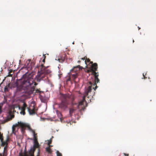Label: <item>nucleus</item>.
<instances>
[{
  "label": "nucleus",
  "mask_w": 156,
  "mask_h": 156,
  "mask_svg": "<svg viewBox=\"0 0 156 156\" xmlns=\"http://www.w3.org/2000/svg\"><path fill=\"white\" fill-rule=\"evenodd\" d=\"M36 92L37 93H38V92H39L40 94L41 93V91H40L39 90H36Z\"/></svg>",
  "instance_id": "4be33fe9"
},
{
  "label": "nucleus",
  "mask_w": 156,
  "mask_h": 156,
  "mask_svg": "<svg viewBox=\"0 0 156 156\" xmlns=\"http://www.w3.org/2000/svg\"><path fill=\"white\" fill-rule=\"evenodd\" d=\"M3 138H1V141L2 142V145L4 146L5 145H7V141L3 142Z\"/></svg>",
  "instance_id": "dca6fc26"
},
{
  "label": "nucleus",
  "mask_w": 156,
  "mask_h": 156,
  "mask_svg": "<svg viewBox=\"0 0 156 156\" xmlns=\"http://www.w3.org/2000/svg\"><path fill=\"white\" fill-rule=\"evenodd\" d=\"M125 156H128V154H124Z\"/></svg>",
  "instance_id": "cd10ccee"
},
{
  "label": "nucleus",
  "mask_w": 156,
  "mask_h": 156,
  "mask_svg": "<svg viewBox=\"0 0 156 156\" xmlns=\"http://www.w3.org/2000/svg\"><path fill=\"white\" fill-rule=\"evenodd\" d=\"M31 61V59H28L26 63L25 64V67L28 70L32 69V67L30 65Z\"/></svg>",
  "instance_id": "9b49d317"
},
{
  "label": "nucleus",
  "mask_w": 156,
  "mask_h": 156,
  "mask_svg": "<svg viewBox=\"0 0 156 156\" xmlns=\"http://www.w3.org/2000/svg\"><path fill=\"white\" fill-rule=\"evenodd\" d=\"M75 110V109L73 108H70L69 112L70 116H71L73 115V113Z\"/></svg>",
  "instance_id": "ddd939ff"
},
{
  "label": "nucleus",
  "mask_w": 156,
  "mask_h": 156,
  "mask_svg": "<svg viewBox=\"0 0 156 156\" xmlns=\"http://www.w3.org/2000/svg\"><path fill=\"white\" fill-rule=\"evenodd\" d=\"M52 140H48V145H49L51 143Z\"/></svg>",
  "instance_id": "412c9836"
},
{
  "label": "nucleus",
  "mask_w": 156,
  "mask_h": 156,
  "mask_svg": "<svg viewBox=\"0 0 156 156\" xmlns=\"http://www.w3.org/2000/svg\"><path fill=\"white\" fill-rule=\"evenodd\" d=\"M33 75L32 73H27L23 75L20 79L17 80V83L18 85L20 83L22 88L24 91L23 95L27 98H29V96L32 94L34 90V86L36 85L37 83L34 81L33 79Z\"/></svg>",
  "instance_id": "f257e3e1"
},
{
  "label": "nucleus",
  "mask_w": 156,
  "mask_h": 156,
  "mask_svg": "<svg viewBox=\"0 0 156 156\" xmlns=\"http://www.w3.org/2000/svg\"><path fill=\"white\" fill-rule=\"evenodd\" d=\"M90 62V63L92 64V65L93 64V62H90V60L89 58L87 59V57H86L85 60V64H87V62Z\"/></svg>",
  "instance_id": "4468645a"
},
{
  "label": "nucleus",
  "mask_w": 156,
  "mask_h": 156,
  "mask_svg": "<svg viewBox=\"0 0 156 156\" xmlns=\"http://www.w3.org/2000/svg\"><path fill=\"white\" fill-rule=\"evenodd\" d=\"M8 76H11V75H10V74H9V75H8Z\"/></svg>",
  "instance_id": "c756f323"
},
{
  "label": "nucleus",
  "mask_w": 156,
  "mask_h": 156,
  "mask_svg": "<svg viewBox=\"0 0 156 156\" xmlns=\"http://www.w3.org/2000/svg\"><path fill=\"white\" fill-rule=\"evenodd\" d=\"M52 146L51 145L49 144V146L48 147H52Z\"/></svg>",
  "instance_id": "c85d7f7f"
},
{
  "label": "nucleus",
  "mask_w": 156,
  "mask_h": 156,
  "mask_svg": "<svg viewBox=\"0 0 156 156\" xmlns=\"http://www.w3.org/2000/svg\"><path fill=\"white\" fill-rule=\"evenodd\" d=\"M27 109L30 115H34L36 113L35 111V108L34 106L27 107Z\"/></svg>",
  "instance_id": "1a4fd4ad"
},
{
  "label": "nucleus",
  "mask_w": 156,
  "mask_h": 156,
  "mask_svg": "<svg viewBox=\"0 0 156 156\" xmlns=\"http://www.w3.org/2000/svg\"><path fill=\"white\" fill-rule=\"evenodd\" d=\"M42 62H45V59H44L43 60H42Z\"/></svg>",
  "instance_id": "bb28decb"
},
{
  "label": "nucleus",
  "mask_w": 156,
  "mask_h": 156,
  "mask_svg": "<svg viewBox=\"0 0 156 156\" xmlns=\"http://www.w3.org/2000/svg\"><path fill=\"white\" fill-rule=\"evenodd\" d=\"M98 69V64L97 63H95L94 64H93L92 66H91V68L90 69L88 70V72H91L94 77V82L92 83V86L94 87L97 86L96 83H98L99 82L100 80L98 78L99 76L98 73H97L96 71Z\"/></svg>",
  "instance_id": "39448f33"
},
{
  "label": "nucleus",
  "mask_w": 156,
  "mask_h": 156,
  "mask_svg": "<svg viewBox=\"0 0 156 156\" xmlns=\"http://www.w3.org/2000/svg\"><path fill=\"white\" fill-rule=\"evenodd\" d=\"M89 84H90V85L87 87L85 89L83 98V100L79 102L78 105V108L79 109L80 108V106L83 105L82 108L80 109L81 111L83 110L85 108L83 105V102L84 101L86 102L85 101V98L87 97L89 99L88 100H89L91 101V99L93 98V97L94 96L95 94L96 89L98 87L97 86H96V87H95L94 88V87L92 86V84L91 81L89 82Z\"/></svg>",
  "instance_id": "f03ea898"
},
{
  "label": "nucleus",
  "mask_w": 156,
  "mask_h": 156,
  "mask_svg": "<svg viewBox=\"0 0 156 156\" xmlns=\"http://www.w3.org/2000/svg\"><path fill=\"white\" fill-rule=\"evenodd\" d=\"M30 139L32 140H33L32 138H30Z\"/></svg>",
  "instance_id": "2f4dec72"
},
{
  "label": "nucleus",
  "mask_w": 156,
  "mask_h": 156,
  "mask_svg": "<svg viewBox=\"0 0 156 156\" xmlns=\"http://www.w3.org/2000/svg\"><path fill=\"white\" fill-rule=\"evenodd\" d=\"M70 80V79H69L68 80Z\"/></svg>",
  "instance_id": "72a5a7b5"
},
{
  "label": "nucleus",
  "mask_w": 156,
  "mask_h": 156,
  "mask_svg": "<svg viewBox=\"0 0 156 156\" xmlns=\"http://www.w3.org/2000/svg\"><path fill=\"white\" fill-rule=\"evenodd\" d=\"M80 62V61H78V62H79V63Z\"/></svg>",
  "instance_id": "7c9ffc66"
},
{
  "label": "nucleus",
  "mask_w": 156,
  "mask_h": 156,
  "mask_svg": "<svg viewBox=\"0 0 156 156\" xmlns=\"http://www.w3.org/2000/svg\"><path fill=\"white\" fill-rule=\"evenodd\" d=\"M57 156H62V154L59 152L58 151H57L56 152Z\"/></svg>",
  "instance_id": "a211bd4d"
},
{
  "label": "nucleus",
  "mask_w": 156,
  "mask_h": 156,
  "mask_svg": "<svg viewBox=\"0 0 156 156\" xmlns=\"http://www.w3.org/2000/svg\"><path fill=\"white\" fill-rule=\"evenodd\" d=\"M20 126L21 127V130L22 132L24 133L25 132L26 128L27 126L26 124L22 122H18L17 123H16L15 125H13L12 127V131L13 133H14L15 132L16 128Z\"/></svg>",
  "instance_id": "0eeeda50"
},
{
  "label": "nucleus",
  "mask_w": 156,
  "mask_h": 156,
  "mask_svg": "<svg viewBox=\"0 0 156 156\" xmlns=\"http://www.w3.org/2000/svg\"><path fill=\"white\" fill-rule=\"evenodd\" d=\"M78 67L80 69H82L83 68L82 67L80 66L79 65L76 67H74L71 70V74L73 80L76 78L78 76V71L77 70V69H78Z\"/></svg>",
  "instance_id": "6e6552de"
},
{
  "label": "nucleus",
  "mask_w": 156,
  "mask_h": 156,
  "mask_svg": "<svg viewBox=\"0 0 156 156\" xmlns=\"http://www.w3.org/2000/svg\"><path fill=\"white\" fill-rule=\"evenodd\" d=\"M57 116L58 117L59 119H61L62 117V114L61 113V112L59 111H57Z\"/></svg>",
  "instance_id": "2eb2a0df"
},
{
  "label": "nucleus",
  "mask_w": 156,
  "mask_h": 156,
  "mask_svg": "<svg viewBox=\"0 0 156 156\" xmlns=\"http://www.w3.org/2000/svg\"><path fill=\"white\" fill-rule=\"evenodd\" d=\"M12 112L11 111L9 112V114L10 116V120L12 118H13L14 116V115L13 114H11Z\"/></svg>",
  "instance_id": "f3484780"
},
{
  "label": "nucleus",
  "mask_w": 156,
  "mask_h": 156,
  "mask_svg": "<svg viewBox=\"0 0 156 156\" xmlns=\"http://www.w3.org/2000/svg\"><path fill=\"white\" fill-rule=\"evenodd\" d=\"M30 130L34 136V145L33 147H31L29 151L28 154H27L26 152L24 154L20 153V156H34V152L35 151L36 148L39 147L40 145L37 141V133H36L35 131L32 129H30Z\"/></svg>",
  "instance_id": "7ed1b4c3"
},
{
  "label": "nucleus",
  "mask_w": 156,
  "mask_h": 156,
  "mask_svg": "<svg viewBox=\"0 0 156 156\" xmlns=\"http://www.w3.org/2000/svg\"><path fill=\"white\" fill-rule=\"evenodd\" d=\"M30 66H31L32 67V68L34 66L35 64V62L34 61H32V62H30Z\"/></svg>",
  "instance_id": "6ab92c4d"
},
{
  "label": "nucleus",
  "mask_w": 156,
  "mask_h": 156,
  "mask_svg": "<svg viewBox=\"0 0 156 156\" xmlns=\"http://www.w3.org/2000/svg\"><path fill=\"white\" fill-rule=\"evenodd\" d=\"M2 110H1V105H0V114L1 113Z\"/></svg>",
  "instance_id": "393cba45"
},
{
  "label": "nucleus",
  "mask_w": 156,
  "mask_h": 156,
  "mask_svg": "<svg viewBox=\"0 0 156 156\" xmlns=\"http://www.w3.org/2000/svg\"><path fill=\"white\" fill-rule=\"evenodd\" d=\"M69 96L67 95L63 94L62 96V101L59 104V107L63 109H65L67 108L68 105Z\"/></svg>",
  "instance_id": "423d86ee"
},
{
  "label": "nucleus",
  "mask_w": 156,
  "mask_h": 156,
  "mask_svg": "<svg viewBox=\"0 0 156 156\" xmlns=\"http://www.w3.org/2000/svg\"><path fill=\"white\" fill-rule=\"evenodd\" d=\"M133 43L134 42V40H133Z\"/></svg>",
  "instance_id": "473e14b6"
},
{
  "label": "nucleus",
  "mask_w": 156,
  "mask_h": 156,
  "mask_svg": "<svg viewBox=\"0 0 156 156\" xmlns=\"http://www.w3.org/2000/svg\"><path fill=\"white\" fill-rule=\"evenodd\" d=\"M27 105L25 103H24L22 107H19V109H20L21 110L20 112V114H23V115H25L26 113L25 112V110L26 108H27Z\"/></svg>",
  "instance_id": "9d476101"
},
{
  "label": "nucleus",
  "mask_w": 156,
  "mask_h": 156,
  "mask_svg": "<svg viewBox=\"0 0 156 156\" xmlns=\"http://www.w3.org/2000/svg\"><path fill=\"white\" fill-rule=\"evenodd\" d=\"M58 61L60 62H64V59H58Z\"/></svg>",
  "instance_id": "aec40b11"
},
{
  "label": "nucleus",
  "mask_w": 156,
  "mask_h": 156,
  "mask_svg": "<svg viewBox=\"0 0 156 156\" xmlns=\"http://www.w3.org/2000/svg\"><path fill=\"white\" fill-rule=\"evenodd\" d=\"M43 56L44 57V59H45V58H46V56H45V55H43Z\"/></svg>",
  "instance_id": "a878e982"
},
{
  "label": "nucleus",
  "mask_w": 156,
  "mask_h": 156,
  "mask_svg": "<svg viewBox=\"0 0 156 156\" xmlns=\"http://www.w3.org/2000/svg\"><path fill=\"white\" fill-rule=\"evenodd\" d=\"M37 67L39 69L37 75V78L40 80H46L48 78L47 75L51 73V71L47 69L43 64L38 66Z\"/></svg>",
  "instance_id": "20e7f679"
},
{
  "label": "nucleus",
  "mask_w": 156,
  "mask_h": 156,
  "mask_svg": "<svg viewBox=\"0 0 156 156\" xmlns=\"http://www.w3.org/2000/svg\"><path fill=\"white\" fill-rule=\"evenodd\" d=\"M86 58V57H84V58H81V59L82 60H85V59Z\"/></svg>",
  "instance_id": "5701e85b"
},
{
  "label": "nucleus",
  "mask_w": 156,
  "mask_h": 156,
  "mask_svg": "<svg viewBox=\"0 0 156 156\" xmlns=\"http://www.w3.org/2000/svg\"><path fill=\"white\" fill-rule=\"evenodd\" d=\"M46 151L49 154H51L52 152V151L51 150L50 147H46L45 148Z\"/></svg>",
  "instance_id": "f8f14e48"
},
{
  "label": "nucleus",
  "mask_w": 156,
  "mask_h": 156,
  "mask_svg": "<svg viewBox=\"0 0 156 156\" xmlns=\"http://www.w3.org/2000/svg\"><path fill=\"white\" fill-rule=\"evenodd\" d=\"M143 76H144V79H146L147 78V77L145 76L144 73L143 74Z\"/></svg>",
  "instance_id": "b1692460"
}]
</instances>
